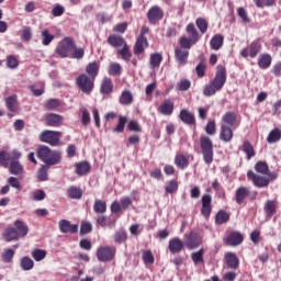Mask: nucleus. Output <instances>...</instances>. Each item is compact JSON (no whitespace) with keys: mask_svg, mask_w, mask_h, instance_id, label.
<instances>
[{"mask_svg":"<svg viewBox=\"0 0 281 281\" xmlns=\"http://www.w3.org/2000/svg\"><path fill=\"white\" fill-rule=\"evenodd\" d=\"M91 171V165L87 161H81L76 164V173L79 175V177H82L83 175H87Z\"/></svg>","mask_w":281,"mask_h":281,"instance_id":"a878e982","label":"nucleus"},{"mask_svg":"<svg viewBox=\"0 0 281 281\" xmlns=\"http://www.w3.org/2000/svg\"><path fill=\"white\" fill-rule=\"evenodd\" d=\"M263 210L267 216H273L276 214V201L267 200Z\"/></svg>","mask_w":281,"mask_h":281,"instance_id":"ea45409f","label":"nucleus"},{"mask_svg":"<svg viewBox=\"0 0 281 281\" xmlns=\"http://www.w3.org/2000/svg\"><path fill=\"white\" fill-rule=\"evenodd\" d=\"M67 194L69 199H82V191L78 187L68 188Z\"/></svg>","mask_w":281,"mask_h":281,"instance_id":"79ce46f5","label":"nucleus"},{"mask_svg":"<svg viewBox=\"0 0 281 281\" xmlns=\"http://www.w3.org/2000/svg\"><path fill=\"white\" fill-rule=\"evenodd\" d=\"M2 261L10 265L14 260V250L12 248L4 249L1 254Z\"/></svg>","mask_w":281,"mask_h":281,"instance_id":"4c0bfd02","label":"nucleus"},{"mask_svg":"<svg viewBox=\"0 0 281 281\" xmlns=\"http://www.w3.org/2000/svg\"><path fill=\"white\" fill-rule=\"evenodd\" d=\"M193 38H188V37H182L180 40V46L183 48V49H190V47H192V45H195L196 43H193Z\"/></svg>","mask_w":281,"mask_h":281,"instance_id":"e2e57ef3","label":"nucleus"},{"mask_svg":"<svg viewBox=\"0 0 281 281\" xmlns=\"http://www.w3.org/2000/svg\"><path fill=\"white\" fill-rule=\"evenodd\" d=\"M179 117L184 122V124H194V114L186 109L181 110Z\"/></svg>","mask_w":281,"mask_h":281,"instance_id":"f704fd0d","label":"nucleus"},{"mask_svg":"<svg viewBox=\"0 0 281 281\" xmlns=\"http://www.w3.org/2000/svg\"><path fill=\"white\" fill-rule=\"evenodd\" d=\"M76 49V43L71 37H65L59 42V44L56 47V54L60 56L61 58H67L71 52Z\"/></svg>","mask_w":281,"mask_h":281,"instance_id":"7ed1b4c3","label":"nucleus"},{"mask_svg":"<svg viewBox=\"0 0 281 281\" xmlns=\"http://www.w3.org/2000/svg\"><path fill=\"white\" fill-rule=\"evenodd\" d=\"M175 56L178 65H186V63H188V56H190V52L176 48Z\"/></svg>","mask_w":281,"mask_h":281,"instance_id":"4be33fe9","label":"nucleus"},{"mask_svg":"<svg viewBox=\"0 0 281 281\" xmlns=\"http://www.w3.org/2000/svg\"><path fill=\"white\" fill-rule=\"evenodd\" d=\"M97 258L99 262H111L115 258V248L109 246L98 248Z\"/></svg>","mask_w":281,"mask_h":281,"instance_id":"0eeeda50","label":"nucleus"},{"mask_svg":"<svg viewBox=\"0 0 281 281\" xmlns=\"http://www.w3.org/2000/svg\"><path fill=\"white\" fill-rule=\"evenodd\" d=\"M45 199V191L36 190L32 194V201H43Z\"/></svg>","mask_w":281,"mask_h":281,"instance_id":"774afa93","label":"nucleus"},{"mask_svg":"<svg viewBox=\"0 0 281 281\" xmlns=\"http://www.w3.org/2000/svg\"><path fill=\"white\" fill-rule=\"evenodd\" d=\"M147 19L149 23L155 24L157 21H161V19H164V11L159 5H154L147 12Z\"/></svg>","mask_w":281,"mask_h":281,"instance_id":"1a4fd4ad","label":"nucleus"},{"mask_svg":"<svg viewBox=\"0 0 281 281\" xmlns=\"http://www.w3.org/2000/svg\"><path fill=\"white\" fill-rule=\"evenodd\" d=\"M31 256L35 262H41V260H45V258L47 257V250L37 248L32 250Z\"/></svg>","mask_w":281,"mask_h":281,"instance_id":"e433bc0d","label":"nucleus"},{"mask_svg":"<svg viewBox=\"0 0 281 281\" xmlns=\"http://www.w3.org/2000/svg\"><path fill=\"white\" fill-rule=\"evenodd\" d=\"M225 38L221 34H216L211 38L210 45L211 49H214L215 52H218L221 47H223Z\"/></svg>","mask_w":281,"mask_h":281,"instance_id":"cd10ccee","label":"nucleus"},{"mask_svg":"<svg viewBox=\"0 0 281 281\" xmlns=\"http://www.w3.org/2000/svg\"><path fill=\"white\" fill-rule=\"evenodd\" d=\"M165 190L167 194H173V192L179 190V183L176 180H170L166 183Z\"/></svg>","mask_w":281,"mask_h":281,"instance_id":"864d4df0","label":"nucleus"},{"mask_svg":"<svg viewBox=\"0 0 281 281\" xmlns=\"http://www.w3.org/2000/svg\"><path fill=\"white\" fill-rule=\"evenodd\" d=\"M161 60H164V57L161 56L160 53L151 54L149 57V68L153 69V71L159 69Z\"/></svg>","mask_w":281,"mask_h":281,"instance_id":"aec40b11","label":"nucleus"},{"mask_svg":"<svg viewBox=\"0 0 281 281\" xmlns=\"http://www.w3.org/2000/svg\"><path fill=\"white\" fill-rule=\"evenodd\" d=\"M5 105L8 111L11 113H16V95H11L7 98Z\"/></svg>","mask_w":281,"mask_h":281,"instance_id":"49530a36","label":"nucleus"},{"mask_svg":"<svg viewBox=\"0 0 281 281\" xmlns=\"http://www.w3.org/2000/svg\"><path fill=\"white\" fill-rule=\"evenodd\" d=\"M47 166L48 165H43L41 167V169L37 171V179H38V181H47V179H48L47 170H49V168Z\"/></svg>","mask_w":281,"mask_h":281,"instance_id":"6e6d98bb","label":"nucleus"},{"mask_svg":"<svg viewBox=\"0 0 281 281\" xmlns=\"http://www.w3.org/2000/svg\"><path fill=\"white\" fill-rule=\"evenodd\" d=\"M250 193L249 188L247 187H239L235 192V201L240 205L247 199L248 194Z\"/></svg>","mask_w":281,"mask_h":281,"instance_id":"6ab92c4d","label":"nucleus"},{"mask_svg":"<svg viewBox=\"0 0 281 281\" xmlns=\"http://www.w3.org/2000/svg\"><path fill=\"white\" fill-rule=\"evenodd\" d=\"M108 43L112 47H123L126 44V41L120 35H110L108 37Z\"/></svg>","mask_w":281,"mask_h":281,"instance_id":"b1692460","label":"nucleus"},{"mask_svg":"<svg viewBox=\"0 0 281 281\" xmlns=\"http://www.w3.org/2000/svg\"><path fill=\"white\" fill-rule=\"evenodd\" d=\"M189 159H190V156H186L183 154H178L175 157V164H176L177 168H179L180 170H186V168H188V166H190Z\"/></svg>","mask_w":281,"mask_h":281,"instance_id":"a211bd4d","label":"nucleus"},{"mask_svg":"<svg viewBox=\"0 0 281 281\" xmlns=\"http://www.w3.org/2000/svg\"><path fill=\"white\" fill-rule=\"evenodd\" d=\"M168 249L171 254H180V251L183 250V241L179 237L171 238L169 240Z\"/></svg>","mask_w":281,"mask_h":281,"instance_id":"dca6fc26","label":"nucleus"},{"mask_svg":"<svg viewBox=\"0 0 281 281\" xmlns=\"http://www.w3.org/2000/svg\"><path fill=\"white\" fill-rule=\"evenodd\" d=\"M196 27L200 30L201 34H205L207 32V21L203 18H199L195 21Z\"/></svg>","mask_w":281,"mask_h":281,"instance_id":"13d9d810","label":"nucleus"},{"mask_svg":"<svg viewBox=\"0 0 281 281\" xmlns=\"http://www.w3.org/2000/svg\"><path fill=\"white\" fill-rule=\"evenodd\" d=\"M260 49H261L260 43L259 42H252L249 45L250 58H256V56H258V54H260Z\"/></svg>","mask_w":281,"mask_h":281,"instance_id":"8fccbe9b","label":"nucleus"},{"mask_svg":"<svg viewBox=\"0 0 281 281\" xmlns=\"http://www.w3.org/2000/svg\"><path fill=\"white\" fill-rule=\"evenodd\" d=\"M7 67L9 69H16L19 67V59L14 56H8L7 57Z\"/></svg>","mask_w":281,"mask_h":281,"instance_id":"69168bd1","label":"nucleus"},{"mask_svg":"<svg viewBox=\"0 0 281 281\" xmlns=\"http://www.w3.org/2000/svg\"><path fill=\"white\" fill-rule=\"evenodd\" d=\"M113 91V82L111 78H104L101 85V93H111Z\"/></svg>","mask_w":281,"mask_h":281,"instance_id":"de8ad7c7","label":"nucleus"},{"mask_svg":"<svg viewBox=\"0 0 281 281\" xmlns=\"http://www.w3.org/2000/svg\"><path fill=\"white\" fill-rule=\"evenodd\" d=\"M203 254H205V250H203V248H202L199 251L193 252L191 255V258H192L194 265H199V262H203Z\"/></svg>","mask_w":281,"mask_h":281,"instance_id":"680f3d73","label":"nucleus"},{"mask_svg":"<svg viewBox=\"0 0 281 281\" xmlns=\"http://www.w3.org/2000/svg\"><path fill=\"white\" fill-rule=\"evenodd\" d=\"M58 226L61 234H78V224H71L68 220H60Z\"/></svg>","mask_w":281,"mask_h":281,"instance_id":"9d476101","label":"nucleus"},{"mask_svg":"<svg viewBox=\"0 0 281 281\" xmlns=\"http://www.w3.org/2000/svg\"><path fill=\"white\" fill-rule=\"evenodd\" d=\"M280 139H281L280 128L272 130L267 137L268 144H276V142H280Z\"/></svg>","mask_w":281,"mask_h":281,"instance_id":"c9c22d12","label":"nucleus"},{"mask_svg":"<svg viewBox=\"0 0 281 281\" xmlns=\"http://www.w3.org/2000/svg\"><path fill=\"white\" fill-rule=\"evenodd\" d=\"M42 36V45H49L52 41H54L55 36L49 33V30L44 29L41 33Z\"/></svg>","mask_w":281,"mask_h":281,"instance_id":"c03bdc74","label":"nucleus"},{"mask_svg":"<svg viewBox=\"0 0 281 281\" xmlns=\"http://www.w3.org/2000/svg\"><path fill=\"white\" fill-rule=\"evenodd\" d=\"M227 221H229V213L225 211H220L215 216L216 225H224Z\"/></svg>","mask_w":281,"mask_h":281,"instance_id":"37998d69","label":"nucleus"},{"mask_svg":"<svg viewBox=\"0 0 281 281\" xmlns=\"http://www.w3.org/2000/svg\"><path fill=\"white\" fill-rule=\"evenodd\" d=\"M143 261L145 265H153L155 262V256H153L150 250L143 251Z\"/></svg>","mask_w":281,"mask_h":281,"instance_id":"bf43d9fd","label":"nucleus"},{"mask_svg":"<svg viewBox=\"0 0 281 281\" xmlns=\"http://www.w3.org/2000/svg\"><path fill=\"white\" fill-rule=\"evenodd\" d=\"M93 211L97 214H104V212H106V202L102 200H95L93 204Z\"/></svg>","mask_w":281,"mask_h":281,"instance_id":"a18cd8bd","label":"nucleus"},{"mask_svg":"<svg viewBox=\"0 0 281 281\" xmlns=\"http://www.w3.org/2000/svg\"><path fill=\"white\" fill-rule=\"evenodd\" d=\"M60 137H63L61 132L46 130L40 134V142L49 144V146H58L60 144Z\"/></svg>","mask_w":281,"mask_h":281,"instance_id":"39448f33","label":"nucleus"},{"mask_svg":"<svg viewBox=\"0 0 281 281\" xmlns=\"http://www.w3.org/2000/svg\"><path fill=\"white\" fill-rule=\"evenodd\" d=\"M220 139L225 143L234 139V130L229 125L221 124Z\"/></svg>","mask_w":281,"mask_h":281,"instance_id":"ddd939ff","label":"nucleus"},{"mask_svg":"<svg viewBox=\"0 0 281 281\" xmlns=\"http://www.w3.org/2000/svg\"><path fill=\"white\" fill-rule=\"evenodd\" d=\"M256 172H259V175H269V165L265 161H258L255 165Z\"/></svg>","mask_w":281,"mask_h":281,"instance_id":"09e8293b","label":"nucleus"},{"mask_svg":"<svg viewBox=\"0 0 281 281\" xmlns=\"http://www.w3.org/2000/svg\"><path fill=\"white\" fill-rule=\"evenodd\" d=\"M187 32L191 34L193 43H196L199 41V32H196V29H194V24H189L187 26Z\"/></svg>","mask_w":281,"mask_h":281,"instance_id":"0e129e2a","label":"nucleus"},{"mask_svg":"<svg viewBox=\"0 0 281 281\" xmlns=\"http://www.w3.org/2000/svg\"><path fill=\"white\" fill-rule=\"evenodd\" d=\"M36 155L45 166H58L63 161V154L59 150H52L47 145H41Z\"/></svg>","mask_w":281,"mask_h":281,"instance_id":"f257e3e1","label":"nucleus"},{"mask_svg":"<svg viewBox=\"0 0 281 281\" xmlns=\"http://www.w3.org/2000/svg\"><path fill=\"white\" fill-rule=\"evenodd\" d=\"M222 124L225 126L234 127L238 126V115L234 112H227L222 116Z\"/></svg>","mask_w":281,"mask_h":281,"instance_id":"2eb2a0df","label":"nucleus"},{"mask_svg":"<svg viewBox=\"0 0 281 281\" xmlns=\"http://www.w3.org/2000/svg\"><path fill=\"white\" fill-rule=\"evenodd\" d=\"M243 240V234L233 232L226 237V245H229V247H238V245H241Z\"/></svg>","mask_w":281,"mask_h":281,"instance_id":"4468645a","label":"nucleus"},{"mask_svg":"<svg viewBox=\"0 0 281 281\" xmlns=\"http://www.w3.org/2000/svg\"><path fill=\"white\" fill-rule=\"evenodd\" d=\"M114 243H117L119 245L126 243V232L124 229H120L114 234Z\"/></svg>","mask_w":281,"mask_h":281,"instance_id":"4d7b16f0","label":"nucleus"},{"mask_svg":"<svg viewBox=\"0 0 281 281\" xmlns=\"http://www.w3.org/2000/svg\"><path fill=\"white\" fill-rule=\"evenodd\" d=\"M186 247H188V249H196V247L201 245V236L196 233H190L186 235Z\"/></svg>","mask_w":281,"mask_h":281,"instance_id":"f8f14e48","label":"nucleus"},{"mask_svg":"<svg viewBox=\"0 0 281 281\" xmlns=\"http://www.w3.org/2000/svg\"><path fill=\"white\" fill-rule=\"evenodd\" d=\"M133 100V92L130 90H124L119 98L120 104H123L124 106H128Z\"/></svg>","mask_w":281,"mask_h":281,"instance_id":"c756f323","label":"nucleus"},{"mask_svg":"<svg viewBox=\"0 0 281 281\" xmlns=\"http://www.w3.org/2000/svg\"><path fill=\"white\" fill-rule=\"evenodd\" d=\"M76 85L83 93H91L95 87V79L88 77L87 74H81L76 78Z\"/></svg>","mask_w":281,"mask_h":281,"instance_id":"20e7f679","label":"nucleus"},{"mask_svg":"<svg viewBox=\"0 0 281 281\" xmlns=\"http://www.w3.org/2000/svg\"><path fill=\"white\" fill-rule=\"evenodd\" d=\"M247 177L249 181H252L254 186L256 188H267L269 183H271V180L265 176H260L255 173L254 171H248Z\"/></svg>","mask_w":281,"mask_h":281,"instance_id":"6e6552de","label":"nucleus"},{"mask_svg":"<svg viewBox=\"0 0 281 281\" xmlns=\"http://www.w3.org/2000/svg\"><path fill=\"white\" fill-rule=\"evenodd\" d=\"M271 55L262 54L258 58V66L260 67V69H269V67H271Z\"/></svg>","mask_w":281,"mask_h":281,"instance_id":"7c9ffc66","label":"nucleus"},{"mask_svg":"<svg viewBox=\"0 0 281 281\" xmlns=\"http://www.w3.org/2000/svg\"><path fill=\"white\" fill-rule=\"evenodd\" d=\"M15 228L18 229L19 236H22V238H25V235L30 232V228L23 221L16 220L14 222Z\"/></svg>","mask_w":281,"mask_h":281,"instance_id":"72a5a7b5","label":"nucleus"},{"mask_svg":"<svg viewBox=\"0 0 281 281\" xmlns=\"http://www.w3.org/2000/svg\"><path fill=\"white\" fill-rule=\"evenodd\" d=\"M117 54H120L123 60H131V57L133 56L131 54V47L128 46V44H125L123 48L119 49Z\"/></svg>","mask_w":281,"mask_h":281,"instance_id":"3c124183","label":"nucleus"},{"mask_svg":"<svg viewBox=\"0 0 281 281\" xmlns=\"http://www.w3.org/2000/svg\"><path fill=\"white\" fill-rule=\"evenodd\" d=\"M217 91H221L220 88H216V86H214V83L211 81L209 85L204 87L203 94L206 98H210L212 95H215Z\"/></svg>","mask_w":281,"mask_h":281,"instance_id":"a19ab883","label":"nucleus"},{"mask_svg":"<svg viewBox=\"0 0 281 281\" xmlns=\"http://www.w3.org/2000/svg\"><path fill=\"white\" fill-rule=\"evenodd\" d=\"M11 159H12V156L10 155V153L5 150L0 151V166L8 168V166H10L8 161H11Z\"/></svg>","mask_w":281,"mask_h":281,"instance_id":"603ef678","label":"nucleus"},{"mask_svg":"<svg viewBox=\"0 0 281 281\" xmlns=\"http://www.w3.org/2000/svg\"><path fill=\"white\" fill-rule=\"evenodd\" d=\"M22 271H32L34 269V260L30 257H22L20 260Z\"/></svg>","mask_w":281,"mask_h":281,"instance_id":"473e14b6","label":"nucleus"},{"mask_svg":"<svg viewBox=\"0 0 281 281\" xmlns=\"http://www.w3.org/2000/svg\"><path fill=\"white\" fill-rule=\"evenodd\" d=\"M63 115L50 113L46 116L47 126H60L63 124Z\"/></svg>","mask_w":281,"mask_h":281,"instance_id":"412c9836","label":"nucleus"},{"mask_svg":"<svg viewBox=\"0 0 281 281\" xmlns=\"http://www.w3.org/2000/svg\"><path fill=\"white\" fill-rule=\"evenodd\" d=\"M243 151L247 155V159H251L256 157V151L254 150V146L249 140H245L243 144Z\"/></svg>","mask_w":281,"mask_h":281,"instance_id":"58836bf2","label":"nucleus"},{"mask_svg":"<svg viewBox=\"0 0 281 281\" xmlns=\"http://www.w3.org/2000/svg\"><path fill=\"white\" fill-rule=\"evenodd\" d=\"M200 148L203 155L204 164L210 166L214 161V143L210 136L200 137Z\"/></svg>","mask_w":281,"mask_h":281,"instance_id":"f03ea898","label":"nucleus"},{"mask_svg":"<svg viewBox=\"0 0 281 281\" xmlns=\"http://www.w3.org/2000/svg\"><path fill=\"white\" fill-rule=\"evenodd\" d=\"M4 239L7 243H12V240H19V231L14 227H9L4 231Z\"/></svg>","mask_w":281,"mask_h":281,"instance_id":"bb28decb","label":"nucleus"},{"mask_svg":"<svg viewBox=\"0 0 281 281\" xmlns=\"http://www.w3.org/2000/svg\"><path fill=\"white\" fill-rule=\"evenodd\" d=\"M225 260H226V265H227V267H229V269H238V265L240 261L238 260V257L236 256V254L227 252L225 255Z\"/></svg>","mask_w":281,"mask_h":281,"instance_id":"5701e85b","label":"nucleus"},{"mask_svg":"<svg viewBox=\"0 0 281 281\" xmlns=\"http://www.w3.org/2000/svg\"><path fill=\"white\" fill-rule=\"evenodd\" d=\"M99 70L100 66L95 61H92L86 66V72L88 74V77L93 78V80H95Z\"/></svg>","mask_w":281,"mask_h":281,"instance_id":"2f4dec72","label":"nucleus"},{"mask_svg":"<svg viewBox=\"0 0 281 281\" xmlns=\"http://www.w3.org/2000/svg\"><path fill=\"white\" fill-rule=\"evenodd\" d=\"M9 172L19 177V175H23V165L19 160H11L9 166Z\"/></svg>","mask_w":281,"mask_h":281,"instance_id":"393cba45","label":"nucleus"},{"mask_svg":"<svg viewBox=\"0 0 281 281\" xmlns=\"http://www.w3.org/2000/svg\"><path fill=\"white\" fill-rule=\"evenodd\" d=\"M126 126V116L119 117V124L113 130L114 133H124V127Z\"/></svg>","mask_w":281,"mask_h":281,"instance_id":"052dcab7","label":"nucleus"},{"mask_svg":"<svg viewBox=\"0 0 281 281\" xmlns=\"http://www.w3.org/2000/svg\"><path fill=\"white\" fill-rule=\"evenodd\" d=\"M148 47V40L145 36H138L136 44L134 46V54L139 56V54H144V49Z\"/></svg>","mask_w":281,"mask_h":281,"instance_id":"f3484780","label":"nucleus"},{"mask_svg":"<svg viewBox=\"0 0 281 281\" xmlns=\"http://www.w3.org/2000/svg\"><path fill=\"white\" fill-rule=\"evenodd\" d=\"M201 214L204 218H210V214H212V196L210 194L202 196Z\"/></svg>","mask_w":281,"mask_h":281,"instance_id":"9b49d317","label":"nucleus"},{"mask_svg":"<svg viewBox=\"0 0 281 281\" xmlns=\"http://www.w3.org/2000/svg\"><path fill=\"white\" fill-rule=\"evenodd\" d=\"M211 82L215 86V89H218L220 91L225 87V82H227V70L224 66H217L215 77Z\"/></svg>","mask_w":281,"mask_h":281,"instance_id":"423d86ee","label":"nucleus"},{"mask_svg":"<svg viewBox=\"0 0 281 281\" xmlns=\"http://www.w3.org/2000/svg\"><path fill=\"white\" fill-rule=\"evenodd\" d=\"M109 74L110 76H120L122 74V66L117 63L110 64Z\"/></svg>","mask_w":281,"mask_h":281,"instance_id":"5fc2aeb1","label":"nucleus"},{"mask_svg":"<svg viewBox=\"0 0 281 281\" xmlns=\"http://www.w3.org/2000/svg\"><path fill=\"white\" fill-rule=\"evenodd\" d=\"M206 135H216V122L210 121L205 127Z\"/></svg>","mask_w":281,"mask_h":281,"instance_id":"338daca9","label":"nucleus"},{"mask_svg":"<svg viewBox=\"0 0 281 281\" xmlns=\"http://www.w3.org/2000/svg\"><path fill=\"white\" fill-rule=\"evenodd\" d=\"M159 111L162 113V115H172V111H175V104L172 101L166 100L159 106Z\"/></svg>","mask_w":281,"mask_h":281,"instance_id":"c85d7f7f","label":"nucleus"}]
</instances>
